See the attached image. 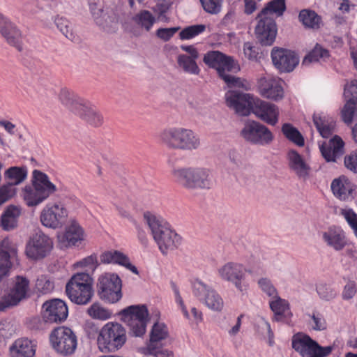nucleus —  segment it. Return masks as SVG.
Returning a JSON list of instances; mask_svg holds the SVG:
<instances>
[{"instance_id": "17", "label": "nucleus", "mask_w": 357, "mask_h": 357, "mask_svg": "<svg viewBox=\"0 0 357 357\" xmlns=\"http://www.w3.org/2000/svg\"><path fill=\"white\" fill-rule=\"evenodd\" d=\"M52 240L41 231L36 232L29 241L26 254L29 258L40 259L45 257L52 249Z\"/></svg>"}, {"instance_id": "25", "label": "nucleus", "mask_w": 357, "mask_h": 357, "mask_svg": "<svg viewBox=\"0 0 357 357\" xmlns=\"http://www.w3.org/2000/svg\"><path fill=\"white\" fill-rule=\"evenodd\" d=\"M257 83L258 89L263 97L275 101L283 98V89L276 79L264 77H261Z\"/></svg>"}, {"instance_id": "6", "label": "nucleus", "mask_w": 357, "mask_h": 357, "mask_svg": "<svg viewBox=\"0 0 357 357\" xmlns=\"http://www.w3.org/2000/svg\"><path fill=\"white\" fill-rule=\"evenodd\" d=\"M93 278L86 273L74 275L66 284V291L70 301L77 305L89 303L93 296Z\"/></svg>"}, {"instance_id": "36", "label": "nucleus", "mask_w": 357, "mask_h": 357, "mask_svg": "<svg viewBox=\"0 0 357 357\" xmlns=\"http://www.w3.org/2000/svg\"><path fill=\"white\" fill-rule=\"evenodd\" d=\"M13 357H33L35 349L28 339L17 340L10 347Z\"/></svg>"}, {"instance_id": "16", "label": "nucleus", "mask_w": 357, "mask_h": 357, "mask_svg": "<svg viewBox=\"0 0 357 357\" xmlns=\"http://www.w3.org/2000/svg\"><path fill=\"white\" fill-rule=\"evenodd\" d=\"M68 314L66 303L59 298L45 302L43 305L42 319L46 324H60Z\"/></svg>"}, {"instance_id": "51", "label": "nucleus", "mask_w": 357, "mask_h": 357, "mask_svg": "<svg viewBox=\"0 0 357 357\" xmlns=\"http://www.w3.org/2000/svg\"><path fill=\"white\" fill-rule=\"evenodd\" d=\"M313 122L323 137L328 138L332 134V127L326 124L320 116L314 114Z\"/></svg>"}, {"instance_id": "30", "label": "nucleus", "mask_w": 357, "mask_h": 357, "mask_svg": "<svg viewBox=\"0 0 357 357\" xmlns=\"http://www.w3.org/2000/svg\"><path fill=\"white\" fill-rule=\"evenodd\" d=\"M120 21V17L117 11L107 9L100 17H98L96 23L105 31L112 33L119 29Z\"/></svg>"}, {"instance_id": "38", "label": "nucleus", "mask_w": 357, "mask_h": 357, "mask_svg": "<svg viewBox=\"0 0 357 357\" xmlns=\"http://www.w3.org/2000/svg\"><path fill=\"white\" fill-rule=\"evenodd\" d=\"M133 21L142 30L150 32L157 19L150 11L142 10L133 17Z\"/></svg>"}, {"instance_id": "5", "label": "nucleus", "mask_w": 357, "mask_h": 357, "mask_svg": "<svg viewBox=\"0 0 357 357\" xmlns=\"http://www.w3.org/2000/svg\"><path fill=\"white\" fill-rule=\"evenodd\" d=\"M172 175L178 184L189 190H208L213 184L210 170L202 167L176 168Z\"/></svg>"}, {"instance_id": "37", "label": "nucleus", "mask_w": 357, "mask_h": 357, "mask_svg": "<svg viewBox=\"0 0 357 357\" xmlns=\"http://www.w3.org/2000/svg\"><path fill=\"white\" fill-rule=\"evenodd\" d=\"M285 0H272L269 1L257 15L258 17H271L275 14L277 17L283 15L286 10Z\"/></svg>"}, {"instance_id": "40", "label": "nucleus", "mask_w": 357, "mask_h": 357, "mask_svg": "<svg viewBox=\"0 0 357 357\" xmlns=\"http://www.w3.org/2000/svg\"><path fill=\"white\" fill-rule=\"evenodd\" d=\"M198 58L188 57L186 54H179L177 56V63L185 73L197 75L200 69L197 64L196 60Z\"/></svg>"}, {"instance_id": "34", "label": "nucleus", "mask_w": 357, "mask_h": 357, "mask_svg": "<svg viewBox=\"0 0 357 357\" xmlns=\"http://www.w3.org/2000/svg\"><path fill=\"white\" fill-rule=\"evenodd\" d=\"M331 190L336 197L341 200H345L351 196L353 186L345 176H340L333 181Z\"/></svg>"}, {"instance_id": "14", "label": "nucleus", "mask_w": 357, "mask_h": 357, "mask_svg": "<svg viewBox=\"0 0 357 357\" xmlns=\"http://www.w3.org/2000/svg\"><path fill=\"white\" fill-rule=\"evenodd\" d=\"M68 211L63 204L55 203L47 205L41 211L40 219L42 225L51 229H60L68 220Z\"/></svg>"}, {"instance_id": "50", "label": "nucleus", "mask_w": 357, "mask_h": 357, "mask_svg": "<svg viewBox=\"0 0 357 357\" xmlns=\"http://www.w3.org/2000/svg\"><path fill=\"white\" fill-rule=\"evenodd\" d=\"M54 282L45 275L39 276L36 282V288L42 294H48L54 289Z\"/></svg>"}, {"instance_id": "24", "label": "nucleus", "mask_w": 357, "mask_h": 357, "mask_svg": "<svg viewBox=\"0 0 357 357\" xmlns=\"http://www.w3.org/2000/svg\"><path fill=\"white\" fill-rule=\"evenodd\" d=\"M0 32L10 45L15 47L19 52L22 51L21 31L14 24L2 15H0Z\"/></svg>"}, {"instance_id": "59", "label": "nucleus", "mask_w": 357, "mask_h": 357, "mask_svg": "<svg viewBox=\"0 0 357 357\" xmlns=\"http://www.w3.org/2000/svg\"><path fill=\"white\" fill-rule=\"evenodd\" d=\"M258 284L261 289L269 296H276L277 291L271 284V281L267 278H261L259 280Z\"/></svg>"}, {"instance_id": "12", "label": "nucleus", "mask_w": 357, "mask_h": 357, "mask_svg": "<svg viewBox=\"0 0 357 357\" xmlns=\"http://www.w3.org/2000/svg\"><path fill=\"white\" fill-rule=\"evenodd\" d=\"M292 347L302 357H325L332 351V347H322L310 336L301 333L294 335Z\"/></svg>"}, {"instance_id": "56", "label": "nucleus", "mask_w": 357, "mask_h": 357, "mask_svg": "<svg viewBox=\"0 0 357 357\" xmlns=\"http://www.w3.org/2000/svg\"><path fill=\"white\" fill-rule=\"evenodd\" d=\"M15 193L14 185L8 183L0 188V206L10 199Z\"/></svg>"}, {"instance_id": "45", "label": "nucleus", "mask_w": 357, "mask_h": 357, "mask_svg": "<svg viewBox=\"0 0 357 357\" xmlns=\"http://www.w3.org/2000/svg\"><path fill=\"white\" fill-rule=\"evenodd\" d=\"M284 135L291 142L298 146L304 145V138L297 128L290 123H284L282 127Z\"/></svg>"}, {"instance_id": "23", "label": "nucleus", "mask_w": 357, "mask_h": 357, "mask_svg": "<svg viewBox=\"0 0 357 357\" xmlns=\"http://www.w3.org/2000/svg\"><path fill=\"white\" fill-rule=\"evenodd\" d=\"M254 104L253 114L258 119L271 126L278 123L280 110L277 105L259 98Z\"/></svg>"}, {"instance_id": "2", "label": "nucleus", "mask_w": 357, "mask_h": 357, "mask_svg": "<svg viewBox=\"0 0 357 357\" xmlns=\"http://www.w3.org/2000/svg\"><path fill=\"white\" fill-rule=\"evenodd\" d=\"M143 219L162 254H167L177 247L180 241L178 235L162 220L149 211L144 213Z\"/></svg>"}, {"instance_id": "11", "label": "nucleus", "mask_w": 357, "mask_h": 357, "mask_svg": "<svg viewBox=\"0 0 357 357\" xmlns=\"http://www.w3.org/2000/svg\"><path fill=\"white\" fill-rule=\"evenodd\" d=\"M29 290V280L23 276H16L8 293L0 298V311H6L17 305L22 300L27 298Z\"/></svg>"}, {"instance_id": "8", "label": "nucleus", "mask_w": 357, "mask_h": 357, "mask_svg": "<svg viewBox=\"0 0 357 357\" xmlns=\"http://www.w3.org/2000/svg\"><path fill=\"white\" fill-rule=\"evenodd\" d=\"M120 314L132 335L140 337L145 333L149 321V312L145 305H131L121 310Z\"/></svg>"}, {"instance_id": "47", "label": "nucleus", "mask_w": 357, "mask_h": 357, "mask_svg": "<svg viewBox=\"0 0 357 357\" xmlns=\"http://www.w3.org/2000/svg\"><path fill=\"white\" fill-rule=\"evenodd\" d=\"M87 312L90 317L96 319L106 320L111 317L112 312L98 303H94L88 308Z\"/></svg>"}, {"instance_id": "54", "label": "nucleus", "mask_w": 357, "mask_h": 357, "mask_svg": "<svg viewBox=\"0 0 357 357\" xmlns=\"http://www.w3.org/2000/svg\"><path fill=\"white\" fill-rule=\"evenodd\" d=\"M200 1L207 13L216 14L220 11L221 0H200Z\"/></svg>"}, {"instance_id": "35", "label": "nucleus", "mask_w": 357, "mask_h": 357, "mask_svg": "<svg viewBox=\"0 0 357 357\" xmlns=\"http://www.w3.org/2000/svg\"><path fill=\"white\" fill-rule=\"evenodd\" d=\"M20 213V209L18 207L13 205L8 206L1 217L0 225L3 229L9 231L15 228Z\"/></svg>"}, {"instance_id": "63", "label": "nucleus", "mask_w": 357, "mask_h": 357, "mask_svg": "<svg viewBox=\"0 0 357 357\" xmlns=\"http://www.w3.org/2000/svg\"><path fill=\"white\" fill-rule=\"evenodd\" d=\"M243 51L245 56L249 59H253L257 57V52L255 47L252 45L249 42L244 43Z\"/></svg>"}, {"instance_id": "1", "label": "nucleus", "mask_w": 357, "mask_h": 357, "mask_svg": "<svg viewBox=\"0 0 357 357\" xmlns=\"http://www.w3.org/2000/svg\"><path fill=\"white\" fill-rule=\"evenodd\" d=\"M161 144L174 151L191 152L197 150L201 141L199 136L191 129L183 127H167L159 133Z\"/></svg>"}, {"instance_id": "18", "label": "nucleus", "mask_w": 357, "mask_h": 357, "mask_svg": "<svg viewBox=\"0 0 357 357\" xmlns=\"http://www.w3.org/2000/svg\"><path fill=\"white\" fill-rule=\"evenodd\" d=\"M259 20L255 27V35L258 42L263 46L273 44L277 35V25L271 17H256Z\"/></svg>"}, {"instance_id": "57", "label": "nucleus", "mask_w": 357, "mask_h": 357, "mask_svg": "<svg viewBox=\"0 0 357 357\" xmlns=\"http://www.w3.org/2000/svg\"><path fill=\"white\" fill-rule=\"evenodd\" d=\"M344 96L345 100L357 102V80L351 81L345 86Z\"/></svg>"}, {"instance_id": "3", "label": "nucleus", "mask_w": 357, "mask_h": 357, "mask_svg": "<svg viewBox=\"0 0 357 357\" xmlns=\"http://www.w3.org/2000/svg\"><path fill=\"white\" fill-rule=\"evenodd\" d=\"M203 61L209 67L217 70L219 77L225 81L228 87L244 86L243 79L229 73L240 70L239 66L231 56H227L219 51H211L204 55Z\"/></svg>"}, {"instance_id": "27", "label": "nucleus", "mask_w": 357, "mask_h": 357, "mask_svg": "<svg viewBox=\"0 0 357 357\" xmlns=\"http://www.w3.org/2000/svg\"><path fill=\"white\" fill-rule=\"evenodd\" d=\"M289 167L295 174L303 181L310 175L311 168L303 155L295 150H290L287 154Z\"/></svg>"}, {"instance_id": "31", "label": "nucleus", "mask_w": 357, "mask_h": 357, "mask_svg": "<svg viewBox=\"0 0 357 357\" xmlns=\"http://www.w3.org/2000/svg\"><path fill=\"white\" fill-rule=\"evenodd\" d=\"M168 336L167 327L164 324L155 323L151 331L149 342L146 349L153 350L160 349L163 347V341Z\"/></svg>"}, {"instance_id": "42", "label": "nucleus", "mask_w": 357, "mask_h": 357, "mask_svg": "<svg viewBox=\"0 0 357 357\" xmlns=\"http://www.w3.org/2000/svg\"><path fill=\"white\" fill-rule=\"evenodd\" d=\"M323 237L327 244L336 250H341L346 245L344 236L340 232L330 230L325 232Z\"/></svg>"}, {"instance_id": "26", "label": "nucleus", "mask_w": 357, "mask_h": 357, "mask_svg": "<svg viewBox=\"0 0 357 357\" xmlns=\"http://www.w3.org/2000/svg\"><path fill=\"white\" fill-rule=\"evenodd\" d=\"M322 156L327 162H335L344 153V142L338 136H335L328 142L319 145Z\"/></svg>"}, {"instance_id": "62", "label": "nucleus", "mask_w": 357, "mask_h": 357, "mask_svg": "<svg viewBox=\"0 0 357 357\" xmlns=\"http://www.w3.org/2000/svg\"><path fill=\"white\" fill-rule=\"evenodd\" d=\"M343 214L349 225L354 230L355 234L357 236V215L351 210L344 211Z\"/></svg>"}, {"instance_id": "9", "label": "nucleus", "mask_w": 357, "mask_h": 357, "mask_svg": "<svg viewBox=\"0 0 357 357\" xmlns=\"http://www.w3.org/2000/svg\"><path fill=\"white\" fill-rule=\"evenodd\" d=\"M121 280L117 274L107 273L98 279V294L102 300L109 303H115L121 298Z\"/></svg>"}, {"instance_id": "13", "label": "nucleus", "mask_w": 357, "mask_h": 357, "mask_svg": "<svg viewBox=\"0 0 357 357\" xmlns=\"http://www.w3.org/2000/svg\"><path fill=\"white\" fill-rule=\"evenodd\" d=\"M241 136L252 144H269L274 139L271 131L264 125L255 121H247L241 131Z\"/></svg>"}, {"instance_id": "64", "label": "nucleus", "mask_w": 357, "mask_h": 357, "mask_svg": "<svg viewBox=\"0 0 357 357\" xmlns=\"http://www.w3.org/2000/svg\"><path fill=\"white\" fill-rule=\"evenodd\" d=\"M146 350V352L145 354L153 355L155 357H169V352L166 349H163L162 347L160 349H154L153 350Z\"/></svg>"}, {"instance_id": "46", "label": "nucleus", "mask_w": 357, "mask_h": 357, "mask_svg": "<svg viewBox=\"0 0 357 357\" xmlns=\"http://www.w3.org/2000/svg\"><path fill=\"white\" fill-rule=\"evenodd\" d=\"M329 56V52L326 49L317 44L312 50L305 56L303 64L307 65L312 62L319 61L320 59L325 61Z\"/></svg>"}, {"instance_id": "22", "label": "nucleus", "mask_w": 357, "mask_h": 357, "mask_svg": "<svg viewBox=\"0 0 357 357\" xmlns=\"http://www.w3.org/2000/svg\"><path fill=\"white\" fill-rule=\"evenodd\" d=\"M17 255L16 245L8 238H4L0 243V281L8 275Z\"/></svg>"}, {"instance_id": "15", "label": "nucleus", "mask_w": 357, "mask_h": 357, "mask_svg": "<svg viewBox=\"0 0 357 357\" xmlns=\"http://www.w3.org/2000/svg\"><path fill=\"white\" fill-rule=\"evenodd\" d=\"M257 99L250 93L238 91H228L225 94L227 105L241 116H248L253 113L254 103Z\"/></svg>"}, {"instance_id": "52", "label": "nucleus", "mask_w": 357, "mask_h": 357, "mask_svg": "<svg viewBox=\"0 0 357 357\" xmlns=\"http://www.w3.org/2000/svg\"><path fill=\"white\" fill-rule=\"evenodd\" d=\"M317 292L321 299L330 301L336 296L335 291L328 284L319 283L317 286Z\"/></svg>"}, {"instance_id": "33", "label": "nucleus", "mask_w": 357, "mask_h": 357, "mask_svg": "<svg viewBox=\"0 0 357 357\" xmlns=\"http://www.w3.org/2000/svg\"><path fill=\"white\" fill-rule=\"evenodd\" d=\"M84 232L81 227L75 221L66 227V232L59 236L60 241L65 243V246L75 245L77 242L83 240Z\"/></svg>"}, {"instance_id": "49", "label": "nucleus", "mask_w": 357, "mask_h": 357, "mask_svg": "<svg viewBox=\"0 0 357 357\" xmlns=\"http://www.w3.org/2000/svg\"><path fill=\"white\" fill-rule=\"evenodd\" d=\"M206 26L204 24H196L188 26L183 29L180 33L179 36L181 40H187L194 38L198 34L204 32Z\"/></svg>"}, {"instance_id": "53", "label": "nucleus", "mask_w": 357, "mask_h": 357, "mask_svg": "<svg viewBox=\"0 0 357 357\" xmlns=\"http://www.w3.org/2000/svg\"><path fill=\"white\" fill-rule=\"evenodd\" d=\"M89 6L91 13L96 22L98 17H100L104 13L102 3L101 0H89Z\"/></svg>"}, {"instance_id": "21", "label": "nucleus", "mask_w": 357, "mask_h": 357, "mask_svg": "<svg viewBox=\"0 0 357 357\" xmlns=\"http://www.w3.org/2000/svg\"><path fill=\"white\" fill-rule=\"evenodd\" d=\"M218 273L222 280L234 284L240 291L244 290L245 271L241 264L228 262L219 268Z\"/></svg>"}, {"instance_id": "43", "label": "nucleus", "mask_w": 357, "mask_h": 357, "mask_svg": "<svg viewBox=\"0 0 357 357\" xmlns=\"http://www.w3.org/2000/svg\"><path fill=\"white\" fill-rule=\"evenodd\" d=\"M273 298L275 299L270 303V307L275 313V320H282V317L285 313H287V315L291 314L289 312V304L285 300L280 298L278 296Z\"/></svg>"}, {"instance_id": "55", "label": "nucleus", "mask_w": 357, "mask_h": 357, "mask_svg": "<svg viewBox=\"0 0 357 357\" xmlns=\"http://www.w3.org/2000/svg\"><path fill=\"white\" fill-rule=\"evenodd\" d=\"M180 29L179 26L170 28H159L155 32V36L163 41H168Z\"/></svg>"}, {"instance_id": "48", "label": "nucleus", "mask_w": 357, "mask_h": 357, "mask_svg": "<svg viewBox=\"0 0 357 357\" xmlns=\"http://www.w3.org/2000/svg\"><path fill=\"white\" fill-rule=\"evenodd\" d=\"M54 22L57 28L67 38L70 40L74 39L72 26L68 20L62 17H57Z\"/></svg>"}, {"instance_id": "39", "label": "nucleus", "mask_w": 357, "mask_h": 357, "mask_svg": "<svg viewBox=\"0 0 357 357\" xmlns=\"http://www.w3.org/2000/svg\"><path fill=\"white\" fill-rule=\"evenodd\" d=\"M27 176V168L22 167H11L4 173V177L8 183L17 185L22 183Z\"/></svg>"}, {"instance_id": "10", "label": "nucleus", "mask_w": 357, "mask_h": 357, "mask_svg": "<svg viewBox=\"0 0 357 357\" xmlns=\"http://www.w3.org/2000/svg\"><path fill=\"white\" fill-rule=\"evenodd\" d=\"M50 340L54 349L63 356L73 354L77 345V336L68 327H58L51 333Z\"/></svg>"}, {"instance_id": "61", "label": "nucleus", "mask_w": 357, "mask_h": 357, "mask_svg": "<svg viewBox=\"0 0 357 357\" xmlns=\"http://www.w3.org/2000/svg\"><path fill=\"white\" fill-rule=\"evenodd\" d=\"M15 333L13 325L10 322L4 321L0 324V336L4 339L10 337Z\"/></svg>"}, {"instance_id": "19", "label": "nucleus", "mask_w": 357, "mask_h": 357, "mask_svg": "<svg viewBox=\"0 0 357 357\" xmlns=\"http://www.w3.org/2000/svg\"><path fill=\"white\" fill-rule=\"evenodd\" d=\"M271 58L275 67L282 73L293 71L299 63V58L294 52L283 48L274 47Z\"/></svg>"}, {"instance_id": "41", "label": "nucleus", "mask_w": 357, "mask_h": 357, "mask_svg": "<svg viewBox=\"0 0 357 357\" xmlns=\"http://www.w3.org/2000/svg\"><path fill=\"white\" fill-rule=\"evenodd\" d=\"M298 18L306 27L314 29H317L320 27L321 17L314 10L308 9L302 10L298 15Z\"/></svg>"}, {"instance_id": "28", "label": "nucleus", "mask_w": 357, "mask_h": 357, "mask_svg": "<svg viewBox=\"0 0 357 357\" xmlns=\"http://www.w3.org/2000/svg\"><path fill=\"white\" fill-rule=\"evenodd\" d=\"M100 260L102 264H118L124 266L136 275L139 274L137 268L130 263L128 257L119 250L104 251L100 255Z\"/></svg>"}, {"instance_id": "7", "label": "nucleus", "mask_w": 357, "mask_h": 357, "mask_svg": "<svg viewBox=\"0 0 357 357\" xmlns=\"http://www.w3.org/2000/svg\"><path fill=\"white\" fill-rule=\"evenodd\" d=\"M126 340V331L121 324L108 322L99 331L97 343L102 352H114L123 346Z\"/></svg>"}, {"instance_id": "29", "label": "nucleus", "mask_w": 357, "mask_h": 357, "mask_svg": "<svg viewBox=\"0 0 357 357\" xmlns=\"http://www.w3.org/2000/svg\"><path fill=\"white\" fill-rule=\"evenodd\" d=\"M75 114L94 128L100 126L103 122L102 114L85 101L79 106Z\"/></svg>"}, {"instance_id": "58", "label": "nucleus", "mask_w": 357, "mask_h": 357, "mask_svg": "<svg viewBox=\"0 0 357 357\" xmlns=\"http://www.w3.org/2000/svg\"><path fill=\"white\" fill-rule=\"evenodd\" d=\"M344 165L350 171L357 173V151H354L344 157Z\"/></svg>"}, {"instance_id": "44", "label": "nucleus", "mask_w": 357, "mask_h": 357, "mask_svg": "<svg viewBox=\"0 0 357 357\" xmlns=\"http://www.w3.org/2000/svg\"><path fill=\"white\" fill-rule=\"evenodd\" d=\"M346 103L342 109V119L343 121L350 125L357 119V101L345 100Z\"/></svg>"}, {"instance_id": "4", "label": "nucleus", "mask_w": 357, "mask_h": 357, "mask_svg": "<svg viewBox=\"0 0 357 357\" xmlns=\"http://www.w3.org/2000/svg\"><path fill=\"white\" fill-rule=\"evenodd\" d=\"M32 174V185L25 186L22 191L24 200L29 206L38 205L58 191L57 187L46 174L37 169Z\"/></svg>"}, {"instance_id": "60", "label": "nucleus", "mask_w": 357, "mask_h": 357, "mask_svg": "<svg viewBox=\"0 0 357 357\" xmlns=\"http://www.w3.org/2000/svg\"><path fill=\"white\" fill-rule=\"evenodd\" d=\"M357 291V284L354 282H348L344 288L342 298L344 300L352 298Z\"/></svg>"}, {"instance_id": "32", "label": "nucleus", "mask_w": 357, "mask_h": 357, "mask_svg": "<svg viewBox=\"0 0 357 357\" xmlns=\"http://www.w3.org/2000/svg\"><path fill=\"white\" fill-rule=\"evenodd\" d=\"M57 97L61 105L68 107L74 114L84 102L73 91L66 87L59 90Z\"/></svg>"}, {"instance_id": "20", "label": "nucleus", "mask_w": 357, "mask_h": 357, "mask_svg": "<svg viewBox=\"0 0 357 357\" xmlns=\"http://www.w3.org/2000/svg\"><path fill=\"white\" fill-rule=\"evenodd\" d=\"M195 295L197 297H203L205 305L208 308L214 311H221L224 306L221 296L208 285L197 280L193 285Z\"/></svg>"}]
</instances>
